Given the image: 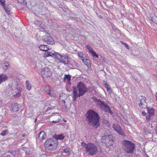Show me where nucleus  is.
<instances>
[{"instance_id":"obj_56","label":"nucleus","mask_w":157,"mask_h":157,"mask_svg":"<svg viewBox=\"0 0 157 157\" xmlns=\"http://www.w3.org/2000/svg\"><path fill=\"white\" fill-rule=\"evenodd\" d=\"M134 77L135 78V79H136V77Z\"/></svg>"},{"instance_id":"obj_27","label":"nucleus","mask_w":157,"mask_h":157,"mask_svg":"<svg viewBox=\"0 0 157 157\" xmlns=\"http://www.w3.org/2000/svg\"><path fill=\"white\" fill-rule=\"evenodd\" d=\"M83 62L85 65L87 66L88 67H90V62L89 59H86Z\"/></svg>"},{"instance_id":"obj_5","label":"nucleus","mask_w":157,"mask_h":157,"mask_svg":"<svg viewBox=\"0 0 157 157\" xmlns=\"http://www.w3.org/2000/svg\"><path fill=\"white\" fill-rule=\"evenodd\" d=\"M58 142L56 140H53V139L50 138L47 140L44 143L45 147L50 151L55 150L57 147Z\"/></svg>"},{"instance_id":"obj_19","label":"nucleus","mask_w":157,"mask_h":157,"mask_svg":"<svg viewBox=\"0 0 157 157\" xmlns=\"http://www.w3.org/2000/svg\"><path fill=\"white\" fill-rule=\"evenodd\" d=\"M68 57L66 55L63 56L59 61L60 62L62 63L65 65L68 64Z\"/></svg>"},{"instance_id":"obj_25","label":"nucleus","mask_w":157,"mask_h":157,"mask_svg":"<svg viewBox=\"0 0 157 157\" xmlns=\"http://www.w3.org/2000/svg\"><path fill=\"white\" fill-rule=\"evenodd\" d=\"M63 56L57 53H55V56L54 57L59 62L60 60L62 59Z\"/></svg>"},{"instance_id":"obj_10","label":"nucleus","mask_w":157,"mask_h":157,"mask_svg":"<svg viewBox=\"0 0 157 157\" xmlns=\"http://www.w3.org/2000/svg\"><path fill=\"white\" fill-rule=\"evenodd\" d=\"M148 115L146 117V120L148 122L155 115L154 109L152 107H147V108Z\"/></svg>"},{"instance_id":"obj_38","label":"nucleus","mask_w":157,"mask_h":157,"mask_svg":"<svg viewBox=\"0 0 157 157\" xmlns=\"http://www.w3.org/2000/svg\"><path fill=\"white\" fill-rule=\"evenodd\" d=\"M84 55L82 52H78V55L80 58L83 56H84Z\"/></svg>"},{"instance_id":"obj_23","label":"nucleus","mask_w":157,"mask_h":157,"mask_svg":"<svg viewBox=\"0 0 157 157\" xmlns=\"http://www.w3.org/2000/svg\"><path fill=\"white\" fill-rule=\"evenodd\" d=\"M98 105L101 108V109H103L105 106H106L107 105L105 104L104 101H100L98 103Z\"/></svg>"},{"instance_id":"obj_53","label":"nucleus","mask_w":157,"mask_h":157,"mask_svg":"<svg viewBox=\"0 0 157 157\" xmlns=\"http://www.w3.org/2000/svg\"><path fill=\"white\" fill-rule=\"evenodd\" d=\"M7 157H10V156L9 155H7Z\"/></svg>"},{"instance_id":"obj_43","label":"nucleus","mask_w":157,"mask_h":157,"mask_svg":"<svg viewBox=\"0 0 157 157\" xmlns=\"http://www.w3.org/2000/svg\"><path fill=\"white\" fill-rule=\"evenodd\" d=\"M142 115L143 116H145L146 115V113L145 111H143L142 113Z\"/></svg>"},{"instance_id":"obj_48","label":"nucleus","mask_w":157,"mask_h":157,"mask_svg":"<svg viewBox=\"0 0 157 157\" xmlns=\"http://www.w3.org/2000/svg\"><path fill=\"white\" fill-rule=\"evenodd\" d=\"M149 127L151 126V128H153V127L152 126V124L151 123V124H149Z\"/></svg>"},{"instance_id":"obj_28","label":"nucleus","mask_w":157,"mask_h":157,"mask_svg":"<svg viewBox=\"0 0 157 157\" xmlns=\"http://www.w3.org/2000/svg\"><path fill=\"white\" fill-rule=\"evenodd\" d=\"M44 56L46 57L49 56L54 57L55 56V53H53L49 52H47L44 53Z\"/></svg>"},{"instance_id":"obj_37","label":"nucleus","mask_w":157,"mask_h":157,"mask_svg":"<svg viewBox=\"0 0 157 157\" xmlns=\"http://www.w3.org/2000/svg\"><path fill=\"white\" fill-rule=\"evenodd\" d=\"M103 109H104L105 111L107 112H108V111H109V110L110 109L109 106L107 105L106 106H105V108Z\"/></svg>"},{"instance_id":"obj_40","label":"nucleus","mask_w":157,"mask_h":157,"mask_svg":"<svg viewBox=\"0 0 157 157\" xmlns=\"http://www.w3.org/2000/svg\"><path fill=\"white\" fill-rule=\"evenodd\" d=\"M0 3L2 6H4L5 3V0H0Z\"/></svg>"},{"instance_id":"obj_50","label":"nucleus","mask_w":157,"mask_h":157,"mask_svg":"<svg viewBox=\"0 0 157 157\" xmlns=\"http://www.w3.org/2000/svg\"><path fill=\"white\" fill-rule=\"evenodd\" d=\"M155 97L156 98V100L157 101V92H156V94H155Z\"/></svg>"},{"instance_id":"obj_24","label":"nucleus","mask_w":157,"mask_h":157,"mask_svg":"<svg viewBox=\"0 0 157 157\" xmlns=\"http://www.w3.org/2000/svg\"><path fill=\"white\" fill-rule=\"evenodd\" d=\"M98 105L101 108V109H103L105 106H106L107 105L105 104L104 101H100L98 103Z\"/></svg>"},{"instance_id":"obj_16","label":"nucleus","mask_w":157,"mask_h":157,"mask_svg":"<svg viewBox=\"0 0 157 157\" xmlns=\"http://www.w3.org/2000/svg\"><path fill=\"white\" fill-rule=\"evenodd\" d=\"M86 48L89 51L90 53L94 57H95L96 58H98V56L97 54L95 52H94L93 49L92 48L90 45H87L86 46Z\"/></svg>"},{"instance_id":"obj_11","label":"nucleus","mask_w":157,"mask_h":157,"mask_svg":"<svg viewBox=\"0 0 157 157\" xmlns=\"http://www.w3.org/2000/svg\"><path fill=\"white\" fill-rule=\"evenodd\" d=\"M43 41L48 44H53L54 43L53 39L50 36L47 35L44 36L42 37Z\"/></svg>"},{"instance_id":"obj_4","label":"nucleus","mask_w":157,"mask_h":157,"mask_svg":"<svg viewBox=\"0 0 157 157\" xmlns=\"http://www.w3.org/2000/svg\"><path fill=\"white\" fill-rule=\"evenodd\" d=\"M123 149L128 154L133 153L135 149V144L131 141L124 140L123 142Z\"/></svg>"},{"instance_id":"obj_33","label":"nucleus","mask_w":157,"mask_h":157,"mask_svg":"<svg viewBox=\"0 0 157 157\" xmlns=\"http://www.w3.org/2000/svg\"><path fill=\"white\" fill-rule=\"evenodd\" d=\"M8 130H7L3 131L1 133V135L3 136H5L8 133Z\"/></svg>"},{"instance_id":"obj_30","label":"nucleus","mask_w":157,"mask_h":157,"mask_svg":"<svg viewBox=\"0 0 157 157\" xmlns=\"http://www.w3.org/2000/svg\"><path fill=\"white\" fill-rule=\"evenodd\" d=\"M55 114H56V118H58V120L56 121H52V122L53 123H57L59 122L60 121L59 118L61 117L58 114V113H56Z\"/></svg>"},{"instance_id":"obj_46","label":"nucleus","mask_w":157,"mask_h":157,"mask_svg":"<svg viewBox=\"0 0 157 157\" xmlns=\"http://www.w3.org/2000/svg\"><path fill=\"white\" fill-rule=\"evenodd\" d=\"M108 113H109L111 115H113V112L111 110V109H110Z\"/></svg>"},{"instance_id":"obj_1","label":"nucleus","mask_w":157,"mask_h":157,"mask_svg":"<svg viewBox=\"0 0 157 157\" xmlns=\"http://www.w3.org/2000/svg\"><path fill=\"white\" fill-rule=\"evenodd\" d=\"M86 120L89 125L97 128L100 126V116L98 113L90 109L85 114Z\"/></svg>"},{"instance_id":"obj_8","label":"nucleus","mask_w":157,"mask_h":157,"mask_svg":"<svg viewBox=\"0 0 157 157\" xmlns=\"http://www.w3.org/2000/svg\"><path fill=\"white\" fill-rule=\"evenodd\" d=\"M40 74L43 78L50 77L52 74L51 69L47 67L42 69Z\"/></svg>"},{"instance_id":"obj_44","label":"nucleus","mask_w":157,"mask_h":157,"mask_svg":"<svg viewBox=\"0 0 157 157\" xmlns=\"http://www.w3.org/2000/svg\"><path fill=\"white\" fill-rule=\"evenodd\" d=\"M105 87H106V88L107 89L110 88L109 87V85L108 84H105Z\"/></svg>"},{"instance_id":"obj_55","label":"nucleus","mask_w":157,"mask_h":157,"mask_svg":"<svg viewBox=\"0 0 157 157\" xmlns=\"http://www.w3.org/2000/svg\"><path fill=\"white\" fill-rule=\"evenodd\" d=\"M156 134H157V127L156 129Z\"/></svg>"},{"instance_id":"obj_3","label":"nucleus","mask_w":157,"mask_h":157,"mask_svg":"<svg viewBox=\"0 0 157 157\" xmlns=\"http://www.w3.org/2000/svg\"><path fill=\"white\" fill-rule=\"evenodd\" d=\"M82 145L85 148L86 151L90 156L96 155L98 150L97 147L92 143L86 144L83 142L81 143Z\"/></svg>"},{"instance_id":"obj_17","label":"nucleus","mask_w":157,"mask_h":157,"mask_svg":"<svg viewBox=\"0 0 157 157\" xmlns=\"http://www.w3.org/2000/svg\"><path fill=\"white\" fill-rule=\"evenodd\" d=\"M3 6L6 12L9 15L12 14V13L11 12V7L9 5H6L5 3L4 6Z\"/></svg>"},{"instance_id":"obj_52","label":"nucleus","mask_w":157,"mask_h":157,"mask_svg":"<svg viewBox=\"0 0 157 157\" xmlns=\"http://www.w3.org/2000/svg\"><path fill=\"white\" fill-rule=\"evenodd\" d=\"M106 69L107 71H109V68L108 67H107Z\"/></svg>"},{"instance_id":"obj_20","label":"nucleus","mask_w":157,"mask_h":157,"mask_svg":"<svg viewBox=\"0 0 157 157\" xmlns=\"http://www.w3.org/2000/svg\"><path fill=\"white\" fill-rule=\"evenodd\" d=\"M8 79V77L5 74H2L0 75V85L7 80Z\"/></svg>"},{"instance_id":"obj_42","label":"nucleus","mask_w":157,"mask_h":157,"mask_svg":"<svg viewBox=\"0 0 157 157\" xmlns=\"http://www.w3.org/2000/svg\"><path fill=\"white\" fill-rule=\"evenodd\" d=\"M107 90L109 94H110L112 92V90L110 88H109L107 89Z\"/></svg>"},{"instance_id":"obj_9","label":"nucleus","mask_w":157,"mask_h":157,"mask_svg":"<svg viewBox=\"0 0 157 157\" xmlns=\"http://www.w3.org/2000/svg\"><path fill=\"white\" fill-rule=\"evenodd\" d=\"M42 89L50 97H52L54 96V91L49 85H45L42 87Z\"/></svg>"},{"instance_id":"obj_6","label":"nucleus","mask_w":157,"mask_h":157,"mask_svg":"<svg viewBox=\"0 0 157 157\" xmlns=\"http://www.w3.org/2000/svg\"><path fill=\"white\" fill-rule=\"evenodd\" d=\"M101 140L105 143L106 146L109 147L113 144L114 140L111 135H106L102 136Z\"/></svg>"},{"instance_id":"obj_32","label":"nucleus","mask_w":157,"mask_h":157,"mask_svg":"<svg viewBox=\"0 0 157 157\" xmlns=\"http://www.w3.org/2000/svg\"><path fill=\"white\" fill-rule=\"evenodd\" d=\"M67 79L68 81H70L71 79V76L69 75H65L64 79Z\"/></svg>"},{"instance_id":"obj_35","label":"nucleus","mask_w":157,"mask_h":157,"mask_svg":"<svg viewBox=\"0 0 157 157\" xmlns=\"http://www.w3.org/2000/svg\"><path fill=\"white\" fill-rule=\"evenodd\" d=\"M18 3L21 4H25L26 3V0H17Z\"/></svg>"},{"instance_id":"obj_7","label":"nucleus","mask_w":157,"mask_h":157,"mask_svg":"<svg viewBox=\"0 0 157 157\" xmlns=\"http://www.w3.org/2000/svg\"><path fill=\"white\" fill-rule=\"evenodd\" d=\"M141 98H140L139 100L138 101L140 107L141 109H147L148 107L147 103L146 102L147 100L146 98L143 96H141Z\"/></svg>"},{"instance_id":"obj_14","label":"nucleus","mask_w":157,"mask_h":157,"mask_svg":"<svg viewBox=\"0 0 157 157\" xmlns=\"http://www.w3.org/2000/svg\"><path fill=\"white\" fill-rule=\"evenodd\" d=\"M21 106L20 104L15 103L12 105L10 109L13 112H17L20 110Z\"/></svg>"},{"instance_id":"obj_18","label":"nucleus","mask_w":157,"mask_h":157,"mask_svg":"<svg viewBox=\"0 0 157 157\" xmlns=\"http://www.w3.org/2000/svg\"><path fill=\"white\" fill-rule=\"evenodd\" d=\"M46 137V135L45 132L43 131L40 132L38 134L37 139L39 140L45 139Z\"/></svg>"},{"instance_id":"obj_41","label":"nucleus","mask_w":157,"mask_h":157,"mask_svg":"<svg viewBox=\"0 0 157 157\" xmlns=\"http://www.w3.org/2000/svg\"><path fill=\"white\" fill-rule=\"evenodd\" d=\"M124 45L126 49H129V47L127 44L125 43L124 44Z\"/></svg>"},{"instance_id":"obj_29","label":"nucleus","mask_w":157,"mask_h":157,"mask_svg":"<svg viewBox=\"0 0 157 157\" xmlns=\"http://www.w3.org/2000/svg\"><path fill=\"white\" fill-rule=\"evenodd\" d=\"M26 87L28 90H30L31 89V86L29 82L27 80L25 82Z\"/></svg>"},{"instance_id":"obj_26","label":"nucleus","mask_w":157,"mask_h":157,"mask_svg":"<svg viewBox=\"0 0 157 157\" xmlns=\"http://www.w3.org/2000/svg\"><path fill=\"white\" fill-rule=\"evenodd\" d=\"M10 63L8 61H5L2 64L3 68L5 70H6L8 67L9 66Z\"/></svg>"},{"instance_id":"obj_15","label":"nucleus","mask_w":157,"mask_h":157,"mask_svg":"<svg viewBox=\"0 0 157 157\" xmlns=\"http://www.w3.org/2000/svg\"><path fill=\"white\" fill-rule=\"evenodd\" d=\"M36 25L38 27L39 29L41 31H44L46 27L45 24L41 22H38Z\"/></svg>"},{"instance_id":"obj_2","label":"nucleus","mask_w":157,"mask_h":157,"mask_svg":"<svg viewBox=\"0 0 157 157\" xmlns=\"http://www.w3.org/2000/svg\"><path fill=\"white\" fill-rule=\"evenodd\" d=\"M72 98L74 101H75L78 97L84 95L88 90L85 84L82 82H78L77 85V87H73Z\"/></svg>"},{"instance_id":"obj_36","label":"nucleus","mask_w":157,"mask_h":157,"mask_svg":"<svg viewBox=\"0 0 157 157\" xmlns=\"http://www.w3.org/2000/svg\"><path fill=\"white\" fill-rule=\"evenodd\" d=\"M92 98L93 99V100L95 102H97L98 103L100 101V99H98L95 97H93Z\"/></svg>"},{"instance_id":"obj_45","label":"nucleus","mask_w":157,"mask_h":157,"mask_svg":"<svg viewBox=\"0 0 157 157\" xmlns=\"http://www.w3.org/2000/svg\"><path fill=\"white\" fill-rule=\"evenodd\" d=\"M10 153L12 154L13 155H15L16 152L15 151H11Z\"/></svg>"},{"instance_id":"obj_39","label":"nucleus","mask_w":157,"mask_h":157,"mask_svg":"<svg viewBox=\"0 0 157 157\" xmlns=\"http://www.w3.org/2000/svg\"><path fill=\"white\" fill-rule=\"evenodd\" d=\"M80 58L82 60V62L84 61L86 59H87L86 58V56L85 54L84 55V56H83L81 58Z\"/></svg>"},{"instance_id":"obj_49","label":"nucleus","mask_w":157,"mask_h":157,"mask_svg":"<svg viewBox=\"0 0 157 157\" xmlns=\"http://www.w3.org/2000/svg\"><path fill=\"white\" fill-rule=\"evenodd\" d=\"M120 43H121V44H123L124 45V44L125 43L124 42H123V41H120Z\"/></svg>"},{"instance_id":"obj_31","label":"nucleus","mask_w":157,"mask_h":157,"mask_svg":"<svg viewBox=\"0 0 157 157\" xmlns=\"http://www.w3.org/2000/svg\"><path fill=\"white\" fill-rule=\"evenodd\" d=\"M151 21L154 23H155L157 20V17L154 15L151 17Z\"/></svg>"},{"instance_id":"obj_22","label":"nucleus","mask_w":157,"mask_h":157,"mask_svg":"<svg viewBox=\"0 0 157 157\" xmlns=\"http://www.w3.org/2000/svg\"><path fill=\"white\" fill-rule=\"evenodd\" d=\"M39 48L40 50L43 51H47L49 49L47 45L44 44L40 45Z\"/></svg>"},{"instance_id":"obj_51","label":"nucleus","mask_w":157,"mask_h":157,"mask_svg":"<svg viewBox=\"0 0 157 157\" xmlns=\"http://www.w3.org/2000/svg\"><path fill=\"white\" fill-rule=\"evenodd\" d=\"M26 136V134H23L22 135V136L23 137H24L25 136Z\"/></svg>"},{"instance_id":"obj_47","label":"nucleus","mask_w":157,"mask_h":157,"mask_svg":"<svg viewBox=\"0 0 157 157\" xmlns=\"http://www.w3.org/2000/svg\"><path fill=\"white\" fill-rule=\"evenodd\" d=\"M98 17L99 18H101V19H102L103 18V17L101 15H99L98 16Z\"/></svg>"},{"instance_id":"obj_21","label":"nucleus","mask_w":157,"mask_h":157,"mask_svg":"<svg viewBox=\"0 0 157 157\" xmlns=\"http://www.w3.org/2000/svg\"><path fill=\"white\" fill-rule=\"evenodd\" d=\"M53 138L55 139V140H62L65 137L64 136L63 134L60 135H55L53 136Z\"/></svg>"},{"instance_id":"obj_57","label":"nucleus","mask_w":157,"mask_h":157,"mask_svg":"<svg viewBox=\"0 0 157 157\" xmlns=\"http://www.w3.org/2000/svg\"><path fill=\"white\" fill-rule=\"evenodd\" d=\"M54 114V113H52V115H53Z\"/></svg>"},{"instance_id":"obj_13","label":"nucleus","mask_w":157,"mask_h":157,"mask_svg":"<svg viewBox=\"0 0 157 157\" xmlns=\"http://www.w3.org/2000/svg\"><path fill=\"white\" fill-rule=\"evenodd\" d=\"M12 88L13 90H16L15 92H17L16 94L14 96L17 97H19L21 95L20 92L22 91V88L18 86L16 84L15 85L12 86Z\"/></svg>"},{"instance_id":"obj_34","label":"nucleus","mask_w":157,"mask_h":157,"mask_svg":"<svg viewBox=\"0 0 157 157\" xmlns=\"http://www.w3.org/2000/svg\"><path fill=\"white\" fill-rule=\"evenodd\" d=\"M69 150L70 149L69 148H67L63 149V152L66 153H67L68 155H70V152L69 151Z\"/></svg>"},{"instance_id":"obj_54","label":"nucleus","mask_w":157,"mask_h":157,"mask_svg":"<svg viewBox=\"0 0 157 157\" xmlns=\"http://www.w3.org/2000/svg\"><path fill=\"white\" fill-rule=\"evenodd\" d=\"M36 120H37V119H36V118L34 122H36Z\"/></svg>"},{"instance_id":"obj_12","label":"nucleus","mask_w":157,"mask_h":157,"mask_svg":"<svg viewBox=\"0 0 157 157\" xmlns=\"http://www.w3.org/2000/svg\"><path fill=\"white\" fill-rule=\"evenodd\" d=\"M113 128L114 130L119 133L120 135L122 136H125V134L122 128L118 124H114Z\"/></svg>"}]
</instances>
